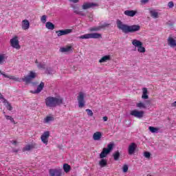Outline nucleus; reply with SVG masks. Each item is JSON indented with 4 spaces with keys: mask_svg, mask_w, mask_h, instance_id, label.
Instances as JSON below:
<instances>
[{
    "mask_svg": "<svg viewBox=\"0 0 176 176\" xmlns=\"http://www.w3.org/2000/svg\"><path fill=\"white\" fill-rule=\"evenodd\" d=\"M146 104H149V100L146 101Z\"/></svg>",
    "mask_w": 176,
    "mask_h": 176,
    "instance_id": "52",
    "label": "nucleus"
},
{
    "mask_svg": "<svg viewBox=\"0 0 176 176\" xmlns=\"http://www.w3.org/2000/svg\"><path fill=\"white\" fill-rule=\"evenodd\" d=\"M113 156L114 157V160L118 161L119 160V157H120V153H119V151H116L113 154Z\"/></svg>",
    "mask_w": 176,
    "mask_h": 176,
    "instance_id": "30",
    "label": "nucleus"
},
{
    "mask_svg": "<svg viewBox=\"0 0 176 176\" xmlns=\"http://www.w3.org/2000/svg\"><path fill=\"white\" fill-rule=\"evenodd\" d=\"M85 111L87 113L88 116H93V111L89 109H87Z\"/></svg>",
    "mask_w": 176,
    "mask_h": 176,
    "instance_id": "42",
    "label": "nucleus"
},
{
    "mask_svg": "<svg viewBox=\"0 0 176 176\" xmlns=\"http://www.w3.org/2000/svg\"><path fill=\"white\" fill-rule=\"evenodd\" d=\"M132 45L135 46V47H138V52H139V53H145L146 50L145 47L142 46V42L137 39H133Z\"/></svg>",
    "mask_w": 176,
    "mask_h": 176,
    "instance_id": "6",
    "label": "nucleus"
},
{
    "mask_svg": "<svg viewBox=\"0 0 176 176\" xmlns=\"http://www.w3.org/2000/svg\"><path fill=\"white\" fill-rule=\"evenodd\" d=\"M171 107H172V108H175L176 107V101H175L174 102L171 103Z\"/></svg>",
    "mask_w": 176,
    "mask_h": 176,
    "instance_id": "47",
    "label": "nucleus"
},
{
    "mask_svg": "<svg viewBox=\"0 0 176 176\" xmlns=\"http://www.w3.org/2000/svg\"><path fill=\"white\" fill-rule=\"evenodd\" d=\"M46 19H47V16L46 15H43L41 18V21L43 23V24H45L46 23Z\"/></svg>",
    "mask_w": 176,
    "mask_h": 176,
    "instance_id": "38",
    "label": "nucleus"
},
{
    "mask_svg": "<svg viewBox=\"0 0 176 176\" xmlns=\"http://www.w3.org/2000/svg\"><path fill=\"white\" fill-rule=\"evenodd\" d=\"M102 36L100 33H89L78 37V39H101Z\"/></svg>",
    "mask_w": 176,
    "mask_h": 176,
    "instance_id": "4",
    "label": "nucleus"
},
{
    "mask_svg": "<svg viewBox=\"0 0 176 176\" xmlns=\"http://www.w3.org/2000/svg\"><path fill=\"white\" fill-rule=\"evenodd\" d=\"M124 14H125V16H129V17H134V16L137 14V12L134 10H126L124 12Z\"/></svg>",
    "mask_w": 176,
    "mask_h": 176,
    "instance_id": "19",
    "label": "nucleus"
},
{
    "mask_svg": "<svg viewBox=\"0 0 176 176\" xmlns=\"http://www.w3.org/2000/svg\"><path fill=\"white\" fill-rule=\"evenodd\" d=\"M54 72V71H53V69L50 67V68H47L45 74H47V75H52Z\"/></svg>",
    "mask_w": 176,
    "mask_h": 176,
    "instance_id": "35",
    "label": "nucleus"
},
{
    "mask_svg": "<svg viewBox=\"0 0 176 176\" xmlns=\"http://www.w3.org/2000/svg\"><path fill=\"white\" fill-rule=\"evenodd\" d=\"M113 149V143H109L107 145V148H104L102 149V151L100 154V159H104V157H107L109 153H111V151Z\"/></svg>",
    "mask_w": 176,
    "mask_h": 176,
    "instance_id": "5",
    "label": "nucleus"
},
{
    "mask_svg": "<svg viewBox=\"0 0 176 176\" xmlns=\"http://www.w3.org/2000/svg\"><path fill=\"white\" fill-rule=\"evenodd\" d=\"M6 58V56H5V54H0V64H2L5 61Z\"/></svg>",
    "mask_w": 176,
    "mask_h": 176,
    "instance_id": "37",
    "label": "nucleus"
},
{
    "mask_svg": "<svg viewBox=\"0 0 176 176\" xmlns=\"http://www.w3.org/2000/svg\"><path fill=\"white\" fill-rule=\"evenodd\" d=\"M94 6H98V4L96 3H85L82 5V9L86 10L87 9H90V8H94Z\"/></svg>",
    "mask_w": 176,
    "mask_h": 176,
    "instance_id": "14",
    "label": "nucleus"
},
{
    "mask_svg": "<svg viewBox=\"0 0 176 176\" xmlns=\"http://www.w3.org/2000/svg\"><path fill=\"white\" fill-rule=\"evenodd\" d=\"M3 113L5 114V111H3Z\"/></svg>",
    "mask_w": 176,
    "mask_h": 176,
    "instance_id": "53",
    "label": "nucleus"
},
{
    "mask_svg": "<svg viewBox=\"0 0 176 176\" xmlns=\"http://www.w3.org/2000/svg\"><path fill=\"white\" fill-rule=\"evenodd\" d=\"M35 63H36V64H38V60H36L35 61Z\"/></svg>",
    "mask_w": 176,
    "mask_h": 176,
    "instance_id": "51",
    "label": "nucleus"
},
{
    "mask_svg": "<svg viewBox=\"0 0 176 176\" xmlns=\"http://www.w3.org/2000/svg\"><path fill=\"white\" fill-rule=\"evenodd\" d=\"M10 43L12 47H14V49H21V47L19 43V39L17 36H14V38H11Z\"/></svg>",
    "mask_w": 176,
    "mask_h": 176,
    "instance_id": "8",
    "label": "nucleus"
},
{
    "mask_svg": "<svg viewBox=\"0 0 176 176\" xmlns=\"http://www.w3.org/2000/svg\"><path fill=\"white\" fill-rule=\"evenodd\" d=\"M70 2H73L74 3H78L79 2V0H69Z\"/></svg>",
    "mask_w": 176,
    "mask_h": 176,
    "instance_id": "48",
    "label": "nucleus"
},
{
    "mask_svg": "<svg viewBox=\"0 0 176 176\" xmlns=\"http://www.w3.org/2000/svg\"><path fill=\"white\" fill-rule=\"evenodd\" d=\"M71 32H72V29H65L58 30L56 32V34H57V36H63V35H68V34H71Z\"/></svg>",
    "mask_w": 176,
    "mask_h": 176,
    "instance_id": "11",
    "label": "nucleus"
},
{
    "mask_svg": "<svg viewBox=\"0 0 176 176\" xmlns=\"http://www.w3.org/2000/svg\"><path fill=\"white\" fill-rule=\"evenodd\" d=\"M5 104H7L6 108L8 111H12L13 109V107H12V105H10V103H9V102H5Z\"/></svg>",
    "mask_w": 176,
    "mask_h": 176,
    "instance_id": "39",
    "label": "nucleus"
},
{
    "mask_svg": "<svg viewBox=\"0 0 176 176\" xmlns=\"http://www.w3.org/2000/svg\"><path fill=\"white\" fill-rule=\"evenodd\" d=\"M144 113H145L143 111H138L137 109L132 110L130 112V115H131V116H134L135 118H137L138 119H141V118H144Z\"/></svg>",
    "mask_w": 176,
    "mask_h": 176,
    "instance_id": "7",
    "label": "nucleus"
},
{
    "mask_svg": "<svg viewBox=\"0 0 176 176\" xmlns=\"http://www.w3.org/2000/svg\"><path fill=\"white\" fill-rule=\"evenodd\" d=\"M116 24L118 30H120L124 34H131L133 32H137V31L141 30V26H140V25H129L124 24V23L119 19L117 20Z\"/></svg>",
    "mask_w": 176,
    "mask_h": 176,
    "instance_id": "2",
    "label": "nucleus"
},
{
    "mask_svg": "<svg viewBox=\"0 0 176 176\" xmlns=\"http://www.w3.org/2000/svg\"><path fill=\"white\" fill-rule=\"evenodd\" d=\"M101 30V28H100V26H96V27H94V28H89V31L91 32H97V31H100Z\"/></svg>",
    "mask_w": 176,
    "mask_h": 176,
    "instance_id": "32",
    "label": "nucleus"
},
{
    "mask_svg": "<svg viewBox=\"0 0 176 176\" xmlns=\"http://www.w3.org/2000/svg\"><path fill=\"white\" fill-rule=\"evenodd\" d=\"M50 176H61V170L60 169H50Z\"/></svg>",
    "mask_w": 176,
    "mask_h": 176,
    "instance_id": "16",
    "label": "nucleus"
},
{
    "mask_svg": "<svg viewBox=\"0 0 176 176\" xmlns=\"http://www.w3.org/2000/svg\"><path fill=\"white\" fill-rule=\"evenodd\" d=\"M54 120V117L53 116H47L44 119L45 123H49V122H53Z\"/></svg>",
    "mask_w": 176,
    "mask_h": 176,
    "instance_id": "29",
    "label": "nucleus"
},
{
    "mask_svg": "<svg viewBox=\"0 0 176 176\" xmlns=\"http://www.w3.org/2000/svg\"><path fill=\"white\" fill-rule=\"evenodd\" d=\"M43 87H45V83L41 82L39 85H38L37 89L34 91H32L31 93L33 94H38L41 93V90H43Z\"/></svg>",
    "mask_w": 176,
    "mask_h": 176,
    "instance_id": "15",
    "label": "nucleus"
},
{
    "mask_svg": "<svg viewBox=\"0 0 176 176\" xmlns=\"http://www.w3.org/2000/svg\"><path fill=\"white\" fill-rule=\"evenodd\" d=\"M37 67L39 69H45V68H46V65L44 63H38Z\"/></svg>",
    "mask_w": 176,
    "mask_h": 176,
    "instance_id": "36",
    "label": "nucleus"
},
{
    "mask_svg": "<svg viewBox=\"0 0 176 176\" xmlns=\"http://www.w3.org/2000/svg\"><path fill=\"white\" fill-rule=\"evenodd\" d=\"M45 103L48 108H56L63 104V98L48 96L45 99Z\"/></svg>",
    "mask_w": 176,
    "mask_h": 176,
    "instance_id": "3",
    "label": "nucleus"
},
{
    "mask_svg": "<svg viewBox=\"0 0 176 176\" xmlns=\"http://www.w3.org/2000/svg\"><path fill=\"white\" fill-rule=\"evenodd\" d=\"M63 170L65 173H69L71 171V166L68 165V164H63Z\"/></svg>",
    "mask_w": 176,
    "mask_h": 176,
    "instance_id": "27",
    "label": "nucleus"
},
{
    "mask_svg": "<svg viewBox=\"0 0 176 176\" xmlns=\"http://www.w3.org/2000/svg\"><path fill=\"white\" fill-rule=\"evenodd\" d=\"M135 149H137V144L134 142H132L128 148L129 155H134L135 153Z\"/></svg>",
    "mask_w": 176,
    "mask_h": 176,
    "instance_id": "12",
    "label": "nucleus"
},
{
    "mask_svg": "<svg viewBox=\"0 0 176 176\" xmlns=\"http://www.w3.org/2000/svg\"><path fill=\"white\" fill-rule=\"evenodd\" d=\"M36 146V144H28L26 145L24 148H23V151H31L32 149H34V148H35V146Z\"/></svg>",
    "mask_w": 176,
    "mask_h": 176,
    "instance_id": "22",
    "label": "nucleus"
},
{
    "mask_svg": "<svg viewBox=\"0 0 176 176\" xmlns=\"http://www.w3.org/2000/svg\"><path fill=\"white\" fill-rule=\"evenodd\" d=\"M107 164V160L102 158V160L99 162V165L100 167H105Z\"/></svg>",
    "mask_w": 176,
    "mask_h": 176,
    "instance_id": "28",
    "label": "nucleus"
},
{
    "mask_svg": "<svg viewBox=\"0 0 176 176\" xmlns=\"http://www.w3.org/2000/svg\"><path fill=\"white\" fill-rule=\"evenodd\" d=\"M45 27L47 28V30H54L55 28L54 24H53L52 22H47L45 23Z\"/></svg>",
    "mask_w": 176,
    "mask_h": 176,
    "instance_id": "25",
    "label": "nucleus"
},
{
    "mask_svg": "<svg viewBox=\"0 0 176 176\" xmlns=\"http://www.w3.org/2000/svg\"><path fill=\"white\" fill-rule=\"evenodd\" d=\"M150 14L151 16V17H153V19H157V17H159V13L157 12H156V10H151L150 11Z\"/></svg>",
    "mask_w": 176,
    "mask_h": 176,
    "instance_id": "26",
    "label": "nucleus"
},
{
    "mask_svg": "<svg viewBox=\"0 0 176 176\" xmlns=\"http://www.w3.org/2000/svg\"><path fill=\"white\" fill-rule=\"evenodd\" d=\"M103 120L104 122H107L108 120V117L107 116L103 117Z\"/></svg>",
    "mask_w": 176,
    "mask_h": 176,
    "instance_id": "49",
    "label": "nucleus"
},
{
    "mask_svg": "<svg viewBox=\"0 0 176 176\" xmlns=\"http://www.w3.org/2000/svg\"><path fill=\"white\" fill-rule=\"evenodd\" d=\"M140 2L142 3H148V2H149V0H141Z\"/></svg>",
    "mask_w": 176,
    "mask_h": 176,
    "instance_id": "46",
    "label": "nucleus"
},
{
    "mask_svg": "<svg viewBox=\"0 0 176 176\" xmlns=\"http://www.w3.org/2000/svg\"><path fill=\"white\" fill-rule=\"evenodd\" d=\"M148 130L151 131V133H159V129L156 127L149 126Z\"/></svg>",
    "mask_w": 176,
    "mask_h": 176,
    "instance_id": "31",
    "label": "nucleus"
},
{
    "mask_svg": "<svg viewBox=\"0 0 176 176\" xmlns=\"http://www.w3.org/2000/svg\"><path fill=\"white\" fill-rule=\"evenodd\" d=\"M78 101L79 108H83L85 107V94L82 92H80L77 98Z\"/></svg>",
    "mask_w": 176,
    "mask_h": 176,
    "instance_id": "9",
    "label": "nucleus"
},
{
    "mask_svg": "<svg viewBox=\"0 0 176 176\" xmlns=\"http://www.w3.org/2000/svg\"><path fill=\"white\" fill-rule=\"evenodd\" d=\"M72 49V47L69 46V47H61L60 48V52H61V53H67L68 52H71Z\"/></svg>",
    "mask_w": 176,
    "mask_h": 176,
    "instance_id": "24",
    "label": "nucleus"
},
{
    "mask_svg": "<svg viewBox=\"0 0 176 176\" xmlns=\"http://www.w3.org/2000/svg\"><path fill=\"white\" fill-rule=\"evenodd\" d=\"M122 170L123 173H127V171H129V166L127 165H124Z\"/></svg>",
    "mask_w": 176,
    "mask_h": 176,
    "instance_id": "44",
    "label": "nucleus"
},
{
    "mask_svg": "<svg viewBox=\"0 0 176 176\" xmlns=\"http://www.w3.org/2000/svg\"><path fill=\"white\" fill-rule=\"evenodd\" d=\"M100 28V30H102L103 28H106V27H109V24L104 23L102 25H99Z\"/></svg>",
    "mask_w": 176,
    "mask_h": 176,
    "instance_id": "40",
    "label": "nucleus"
},
{
    "mask_svg": "<svg viewBox=\"0 0 176 176\" xmlns=\"http://www.w3.org/2000/svg\"><path fill=\"white\" fill-rule=\"evenodd\" d=\"M50 135V133L49 131H45L43 133V135H41V137L42 142L45 145H47L49 142Z\"/></svg>",
    "mask_w": 176,
    "mask_h": 176,
    "instance_id": "10",
    "label": "nucleus"
},
{
    "mask_svg": "<svg viewBox=\"0 0 176 176\" xmlns=\"http://www.w3.org/2000/svg\"><path fill=\"white\" fill-rule=\"evenodd\" d=\"M136 107L138 108H144V109L146 108V105L145 104V103L142 102L137 103Z\"/></svg>",
    "mask_w": 176,
    "mask_h": 176,
    "instance_id": "34",
    "label": "nucleus"
},
{
    "mask_svg": "<svg viewBox=\"0 0 176 176\" xmlns=\"http://www.w3.org/2000/svg\"><path fill=\"white\" fill-rule=\"evenodd\" d=\"M0 74L1 75H2L3 76H4V78H7L8 79H10L11 80H14V82H25V83H31V82L32 81V80L35 79V78H36L37 74L36 73L30 71L28 74V75L23 76V78H20L18 77H16L14 76H9L6 74H5V72H2L0 71Z\"/></svg>",
    "mask_w": 176,
    "mask_h": 176,
    "instance_id": "1",
    "label": "nucleus"
},
{
    "mask_svg": "<svg viewBox=\"0 0 176 176\" xmlns=\"http://www.w3.org/2000/svg\"><path fill=\"white\" fill-rule=\"evenodd\" d=\"M22 30L25 31L30 28V21L27 19L22 21Z\"/></svg>",
    "mask_w": 176,
    "mask_h": 176,
    "instance_id": "18",
    "label": "nucleus"
},
{
    "mask_svg": "<svg viewBox=\"0 0 176 176\" xmlns=\"http://www.w3.org/2000/svg\"><path fill=\"white\" fill-rule=\"evenodd\" d=\"M144 156L146 157L147 159H149V157H151V153L146 151L144 153Z\"/></svg>",
    "mask_w": 176,
    "mask_h": 176,
    "instance_id": "43",
    "label": "nucleus"
},
{
    "mask_svg": "<svg viewBox=\"0 0 176 176\" xmlns=\"http://www.w3.org/2000/svg\"><path fill=\"white\" fill-rule=\"evenodd\" d=\"M142 98H143V100H148L149 98V96H148V89L145 87L142 88Z\"/></svg>",
    "mask_w": 176,
    "mask_h": 176,
    "instance_id": "20",
    "label": "nucleus"
},
{
    "mask_svg": "<svg viewBox=\"0 0 176 176\" xmlns=\"http://www.w3.org/2000/svg\"><path fill=\"white\" fill-rule=\"evenodd\" d=\"M168 8H170V9H171L172 8H174V2H173V1L168 2Z\"/></svg>",
    "mask_w": 176,
    "mask_h": 176,
    "instance_id": "45",
    "label": "nucleus"
},
{
    "mask_svg": "<svg viewBox=\"0 0 176 176\" xmlns=\"http://www.w3.org/2000/svg\"><path fill=\"white\" fill-rule=\"evenodd\" d=\"M72 8L74 10V12L76 13V14H80V16H85V14L82 11H79V7L78 5H72Z\"/></svg>",
    "mask_w": 176,
    "mask_h": 176,
    "instance_id": "17",
    "label": "nucleus"
},
{
    "mask_svg": "<svg viewBox=\"0 0 176 176\" xmlns=\"http://www.w3.org/2000/svg\"><path fill=\"white\" fill-rule=\"evenodd\" d=\"M109 60H111V56L109 55H106L100 59L99 63H107V61H109Z\"/></svg>",
    "mask_w": 176,
    "mask_h": 176,
    "instance_id": "23",
    "label": "nucleus"
},
{
    "mask_svg": "<svg viewBox=\"0 0 176 176\" xmlns=\"http://www.w3.org/2000/svg\"><path fill=\"white\" fill-rule=\"evenodd\" d=\"M12 144H13L14 145H16L17 144V142L16 140H12Z\"/></svg>",
    "mask_w": 176,
    "mask_h": 176,
    "instance_id": "50",
    "label": "nucleus"
},
{
    "mask_svg": "<svg viewBox=\"0 0 176 176\" xmlns=\"http://www.w3.org/2000/svg\"><path fill=\"white\" fill-rule=\"evenodd\" d=\"M167 42H168V45L172 49H174L176 47V40L174 39L173 37H168L167 39Z\"/></svg>",
    "mask_w": 176,
    "mask_h": 176,
    "instance_id": "13",
    "label": "nucleus"
},
{
    "mask_svg": "<svg viewBox=\"0 0 176 176\" xmlns=\"http://www.w3.org/2000/svg\"><path fill=\"white\" fill-rule=\"evenodd\" d=\"M0 100H1L2 102H3V104H5V102H8V100L5 99V98H3V95H2V94H0Z\"/></svg>",
    "mask_w": 176,
    "mask_h": 176,
    "instance_id": "41",
    "label": "nucleus"
},
{
    "mask_svg": "<svg viewBox=\"0 0 176 176\" xmlns=\"http://www.w3.org/2000/svg\"><path fill=\"white\" fill-rule=\"evenodd\" d=\"M101 132H96L93 135V138L94 141H100V140H101Z\"/></svg>",
    "mask_w": 176,
    "mask_h": 176,
    "instance_id": "21",
    "label": "nucleus"
},
{
    "mask_svg": "<svg viewBox=\"0 0 176 176\" xmlns=\"http://www.w3.org/2000/svg\"><path fill=\"white\" fill-rule=\"evenodd\" d=\"M5 118L7 119V120H10L11 123H14V124H16V122H14V119L12 118V116L5 115Z\"/></svg>",
    "mask_w": 176,
    "mask_h": 176,
    "instance_id": "33",
    "label": "nucleus"
}]
</instances>
